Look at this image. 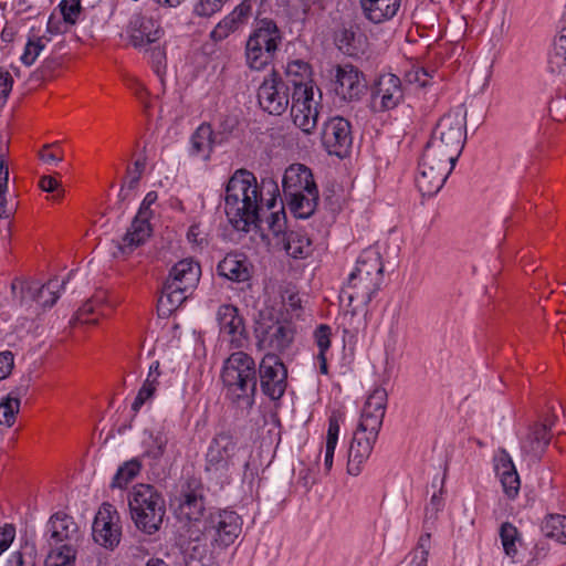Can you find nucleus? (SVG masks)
<instances>
[{"label": "nucleus", "instance_id": "c03bdc74", "mask_svg": "<svg viewBox=\"0 0 566 566\" xmlns=\"http://www.w3.org/2000/svg\"><path fill=\"white\" fill-rule=\"evenodd\" d=\"M500 537L505 554L510 557H514L517 553L516 542H520L517 528L505 522L501 525Z\"/></svg>", "mask_w": 566, "mask_h": 566}, {"label": "nucleus", "instance_id": "5701e85b", "mask_svg": "<svg viewBox=\"0 0 566 566\" xmlns=\"http://www.w3.org/2000/svg\"><path fill=\"white\" fill-rule=\"evenodd\" d=\"M129 41L136 49L156 43L164 34L160 24L150 17L135 14L127 29Z\"/></svg>", "mask_w": 566, "mask_h": 566}, {"label": "nucleus", "instance_id": "69168bd1", "mask_svg": "<svg viewBox=\"0 0 566 566\" xmlns=\"http://www.w3.org/2000/svg\"><path fill=\"white\" fill-rule=\"evenodd\" d=\"M50 145H45L39 153L40 158L46 164L60 163L62 157L55 151L50 150Z\"/></svg>", "mask_w": 566, "mask_h": 566}, {"label": "nucleus", "instance_id": "9d476101", "mask_svg": "<svg viewBox=\"0 0 566 566\" xmlns=\"http://www.w3.org/2000/svg\"><path fill=\"white\" fill-rule=\"evenodd\" d=\"M242 532V518L234 511H217L205 521L203 535L223 549L232 545Z\"/></svg>", "mask_w": 566, "mask_h": 566}, {"label": "nucleus", "instance_id": "13d9d810", "mask_svg": "<svg viewBox=\"0 0 566 566\" xmlns=\"http://www.w3.org/2000/svg\"><path fill=\"white\" fill-rule=\"evenodd\" d=\"M39 186L43 191L46 192H57V198L62 196L63 190L61 189V185L59 180L53 176H43L39 181Z\"/></svg>", "mask_w": 566, "mask_h": 566}, {"label": "nucleus", "instance_id": "f257e3e1", "mask_svg": "<svg viewBox=\"0 0 566 566\" xmlns=\"http://www.w3.org/2000/svg\"><path fill=\"white\" fill-rule=\"evenodd\" d=\"M277 191V185L272 179H263L258 185L255 176L240 169L229 179L224 193V211L230 223L238 230L248 232L252 226L260 228L262 192Z\"/></svg>", "mask_w": 566, "mask_h": 566}, {"label": "nucleus", "instance_id": "8fccbe9b", "mask_svg": "<svg viewBox=\"0 0 566 566\" xmlns=\"http://www.w3.org/2000/svg\"><path fill=\"white\" fill-rule=\"evenodd\" d=\"M239 27L240 23L237 22V20L229 14L216 25L210 36L216 42L222 41L226 38H228L232 32L238 30Z\"/></svg>", "mask_w": 566, "mask_h": 566}, {"label": "nucleus", "instance_id": "4c0bfd02", "mask_svg": "<svg viewBox=\"0 0 566 566\" xmlns=\"http://www.w3.org/2000/svg\"><path fill=\"white\" fill-rule=\"evenodd\" d=\"M159 361L156 360L154 361L150 367H149V373L147 375V378L146 380L144 381L142 388L139 389L133 405H132V409L137 412L142 406L148 400L150 399L156 389H157V386L159 384V376H160V370H159Z\"/></svg>", "mask_w": 566, "mask_h": 566}, {"label": "nucleus", "instance_id": "2f4dec72", "mask_svg": "<svg viewBox=\"0 0 566 566\" xmlns=\"http://www.w3.org/2000/svg\"><path fill=\"white\" fill-rule=\"evenodd\" d=\"M219 143H221V139L218 140V135L213 133L210 124L203 123L191 136L190 153L193 156H201L203 159H209L213 145Z\"/></svg>", "mask_w": 566, "mask_h": 566}, {"label": "nucleus", "instance_id": "49530a36", "mask_svg": "<svg viewBox=\"0 0 566 566\" xmlns=\"http://www.w3.org/2000/svg\"><path fill=\"white\" fill-rule=\"evenodd\" d=\"M150 443L147 446L145 454L148 458L158 460L160 459L165 451L168 443V436L165 431L159 430L156 433H151L149 436Z\"/></svg>", "mask_w": 566, "mask_h": 566}, {"label": "nucleus", "instance_id": "c9c22d12", "mask_svg": "<svg viewBox=\"0 0 566 566\" xmlns=\"http://www.w3.org/2000/svg\"><path fill=\"white\" fill-rule=\"evenodd\" d=\"M106 301L105 292L96 293L91 300L83 304L76 312L73 324H96L97 317H90V315L98 314L106 315L104 311V303Z\"/></svg>", "mask_w": 566, "mask_h": 566}, {"label": "nucleus", "instance_id": "0e129e2a", "mask_svg": "<svg viewBox=\"0 0 566 566\" xmlns=\"http://www.w3.org/2000/svg\"><path fill=\"white\" fill-rule=\"evenodd\" d=\"M431 543V535L430 533H426L420 536L417 548L412 551L409 555L418 556L421 555V553H424L426 560H428L429 556V548Z\"/></svg>", "mask_w": 566, "mask_h": 566}, {"label": "nucleus", "instance_id": "864d4df0", "mask_svg": "<svg viewBox=\"0 0 566 566\" xmlns=\"http://www.w3.org/2000/svg\"><path fill=\"white\" fill-rule=\"evenodd\" d=\"M228 0H199L195 6V13L200 17H211L220 11Z\"/></svg>", "mask_w": 566, "mask_h": 566}, {"label": "nucleus", "instance_id": "7ed1b4c3", "mask_svg": "<svg viewBox=\"0 0 566 566\" xmlns=\"http://www.w3.org/2000/svg\"><path fill=\"white\" fill-rule=\"evenodd\" d=\"M284 198L295 217L306 219L316 210L318 189L310 168L293 164L285 169L283 180Z\"/></svg>", "mask_w": 566, "mask_h": 566}, {"label": "nucleus", "instance_id": "a878e982", "mask_svg": "<svg viewBox=\"0 0 566 566\" xmlns=\"http://www.w3.org/2000/svg\"><path fill=\"white\" fill-rule=\"evenodd\" d=\"M219 275L233 281L247 282L252 277L253 265L242 253H228L218 264Z\"/></svg>", "mask_w": 566, "mask_h": 566}, {"label": "nucleus", "instance_id": "37998d69", "mask_svg": "<svg viewBox=\"0 0 566 566\" xmlns=\"http://www.w3.org/2000/svg\"><path fill=\"white\" fill-rule=\"evenodd\" d=\"M142 464L137 459L125 462L115 474L112 488H125L140 471Z\"/></svg>", "mask_w": 566, "mask_h": 566}, {"label": "nucleus", "instance_id": "680f3d73", "mask_svg": "<svg viewBox=\"0 0 566 566\" xmlns=\"http://www.w3.org/2000/svg\"><path fill=\"white\" fill-rule=\"evenodd\" d=\"M13 368V354L11 352L0 353V379L7 378Z\"/></svg>", "mask_w": 566, "mask_h": 566}, {"label": "nucleus", "instance_id": "0eeeda50", "mask_svg": "<svg viewBox=\"0 0 566 566\" xmlns=\"http://www.w3.org/2000/svg\"><path fill=\"white\" fill-rule=\"evenodd\" d=\"M201 275L200 265L191 259L176 263L164 283L159 298L168 311L177 310L195 291Z\"/></svg>", "mask_w": 566, "mask_h": 566}, {"label": "nucleus", "instance_id": "e433bc0d", "mask_svg": "<svg viewBox=\"0 0 566 566\" xmlns=\"http://www.w3.org/2000/svg\"><path fill=\"white\" fill-rule=\"evenodd\" d=\"M9 190V166L6 161V155L0 154V218H11L15 210L17 203L13 200H8L7 193Z\"/></svg>", "mask_w": 566, "mask_h": 566}, {"label": "nucleus", "instance_id": "052dcab7", "mask_svg": "<svg viewBox=\"0 0 566 566\" xmlns=\"http://www.w3.org/2000/svg\"><path fill=\"white\" fill-rule=\"evenodd\" d=\"M15 528L12 525H6L0 530V555L9 548L14 539Z\"/></svg>", "mask_w": 566, "mask_h": 566}, {"label": "nucleus", "instance_id": "bf43d9fd", "mask_svg": "<svg viewBox=\"0 0 566 566\" xmlns=\"http://www.w3.org/2000/svg\"><path fill=\"white\" fill-rule=\"evenodd\" d=\"M12 76L9 72H0V106L7 101L9 93L12 90Z\"/></svg>", "mask_w": 566, "mask_h": 566}, {"label": "nucleus", "instance_id": "c756f323", "mask_svg": "<svg viewBox=\"0 0 566 566\" xmlns=\"http://www.w3.org/2000/svg\"><path fill=\"white\" fill-rule=\"evenodd\" d=\"M281 32L276 24L271 20H261L258 27L249 36L247 43L256 44L264 50H277L281 43Z\"/></svg>", "mask_w": 566, "mask_h": 566}, {"label": "nucleus", "instance_id": "ddd939ff", "mask_svg": "<svg viewBox=\"0 0 566 566\" xmlns=\"http://www.w3.org/2000/svg\"><path fill=\"white\" fill-rule=\"evenodd\" d=\"M157 198L158 197L155 191L148 192L144 198L130 227L128 228L126 234L123 237L122 242L117 244V249L120 254H130L137 247L145 243V241L150 237L151 227L149 219L151 211L149 208L153 203L156 202Z\"/></svg>", "mask_w": 566, "mask_h": 566}, {"label": "nucleus", "instance_id": "b1692460", "mask_svg": "<svg viewBox=\"0 0 566 566\" xmlns=\"http://www.w3.org/2000/svg\"><path fill=\"white\" fill-rule=\"evenodd\" d=\"M387 406V391L382 387L375 388L367 397L361 410L359 426L376 432L380 430Z\"/></svg>", "mask_w": 566, "mask_h": 566}, {"label": "nucleus", "instance_id": "79ce46f5", "mask_svg": "<svg viewBox=\"0 0 566 566\" xmlns=\"http://www.w3.org/2000/svg\"><path fill=\"white\" fill-rule=\"evenodd\" d=\"M543 530L547 537L566 544V516L551 515L544 522Z\"/></svg>", "mask_w": 566, "mask_h": 566}, {"label": "nucleus", "instance_id": "5fc2aeb1", "mask_svg": "<svg viewBox=\"0 0 566 566\" xmlns=\"http://www.w3.org/2000/svg\"><path fill=\"white\" fill-rule=\"evenodd\" d=\"M332 329L328 325L322 324L314 332V338L319 353H326L331 347Z\"/></svg>", "mask_w": 566, "mask_h": 566}, {"label": "nucleus", "instance_id": "393cba45", "mask_svg": "<svg viewBox=\"0 0 566 566\" xmlns=\"http://www.w3.org/2000/svg\"><path fill=\"white\" fill-rule=\"evenodd\" d=\"M259 334L258 347L275 354L286 349L293 340L294 331L286 324L276 322L264 329H256Z\"/></svg>", "mask_w": 566, "mask_h": 566}, {"label": "nucleus", "instance_id": "423d86ee", "mask_svg": "<svg viewBox=\"0 0 566 566\" xmlns=\"http://www.w3.org/2000/svg\"><path fill=\"white\" fill-rule=\"evenodd\" d=\"M465 126L464 111L458 108L447 113L438 122L426 148L457 161L465 142Z\"/></svg>", "mask_w": 566, "mask_h": 566}, {"label": "nucleus", "instance_id": "473e14b6", "mask_svg": "<svg viewBox=\"0 0 566 566\" xmlns=\"http://www.w3.org/2000/svg\"><path fill=\"white\" fill-rule=\"evenodd\" d=\"M505 494L514 499L520 491V476L510 455L503 451L496 465Z\"/></svg>", "mask_w": 566, "mask_h": 566}, {"label": "nucleus", "instance_id": "7c9ffc66", "mask_svg": "<svg viewBox=\"0 0 566 566\" xmlns=\"http://www.w3.org/2000/svg\"><path fill=\"white\" fill-rule=\"evenodd\" d=\"M311 240L303 231H290L281 241L274 242V245L283 249L290 256L295 259L306 258L311 253Z\"/></svg>", "mask_w": 566, "mask_h": 566}, {"label": "nucleus", "instance_id": "c85d7f7f", "mask_svg": "<svg viewBox=\"0 0 566 566\" xmlns=\"http://www.w3.org/2000/svg\"><path fill=\"white\" fill-rule=\"evenodd\" d=\"M551 438L547 423L535 424L522 441V452L532 459H538L544 453Z\"/></svg>", "mask_w": 566, "mask_h": 566}, {"label": "nucleus", "instance_id": "774afa93", "mask_svg": "<svg viewBox=\"0 0 566 566\" xmlns=\"http://www.w3.org/2000/svg\"><path fill=\"white\" fill-rule=\"evenodd\" d=\"M427 562L424 553H421V555H418L417 557L408 555L402 564L408 563V566H427Z\"/></svg>", "mask_w": 566, "mask_h": 566}, {"label": "nucleus", "instance_id": "72a5a7b5", "mask_svg": "<svg viewBox=\"0 0 566 566\" xmlns=\"http://www.w3.org/2000/svg\"><path fill=\"white\" fill-rule=\"evenodd\" d=\"M28 389V384L20 385L0 402V424L11 427L14 423L20 409V398L27 395Z\"/></svg>", "mask_w": 566, "mask_h": 566}, {"label": "nucleus", "instance_id": "dca6fc26", "mask_svg": "<svg viewBox=\"0 0 566 566\" xmlns=\"http://www.w3.org/2000/svg\"><path fill=\"white\" fill-rule=\"evenodd\" d=\"M322 144L331 155L348 156L353 145L350 122L342 116L328 118L323 125Z\"/></svg>", "mask_w": 566, "mask_h": 566}, {"label": "nucleus", "instance_id": "e2e57ef3", "mask_svg": "<svg viewBox=\"0 0 566 566\" xmlns=\"http://www.w3.org/2000/svg\"><path fill=\"white\" fill-rule=\"evenodd\" d=\"M146 52L149 53L150 61L156 67V71H159V69L164 65L166 61L165 49L159 45H156L146 50Z\"/></svg>", "mask_w": 566, "mask_h": 566}, {"label": "nucleus", "instance_id": "6e6d98bb", "mask_svg": "<svg viewBox=\"0 0 566 566\" xmlns=\"http://www.w3.org/2000/svg\"><path fill=\"white\" fill-rule=\"evenodd\" d=\"M255 2L256 0H243L238 7H235L230 15L233 17L240 25H242L252 14L253 4Z\"/></svg>", "mask_w": 566, "mask_h": 566}, {"label": "nucleus", "instance_id": "f704fd0d", "mask_svg": "<svg viewBox=\"0 0 566 566\" xmlns=\"http://www.w3.org/2000/svg\"><path fill=\"white\" fill-rule=\"evenodd\" d=\"M287 84L291 83L294 87L292 95H296L298 88L313 92V86L310 84L311 66L300 60L292 61L286 66Z\"/></svg>", "mask_w": 566, "mask_h": 566}, {"label": "nucleus", "instance_id": "6ab92c4d", "mask_svg": "<svg viewBox=\"0 0 566 566\" xmlns=\"http://www.w3.org/2000/svg\"><path fill=\"white\" fill-rule=\"evenodd\" d=\"M119 516L111 504H103L93 522V538L105 548L113 549L119 544L122 530Z\"/></svg>", "mask_w": 566, "mask_h": 566}, {"label": "nucleus", "instance_id": "a18cd8bd", "mask_svg": "<svg viewBox=\"0 0 566 566\" xmlns=\"http://www.w3.org/2000/svg\"><path fill=\"white\" fill-rule=\"evenodd\" d=\"M266 223L274 242L281 241V237H285L287 233L284 208L282 207L279 211H272L266 218Z\"/></svg>", "mask_w": 566, "mask_h": 566}, {"label": "nucleus", "instance_id": "aec40b11", "mask_svg": "<svg viewBox=\"0 0 566 566\" xmlns=\"http://www.w3.org/2000/svg\"><path fill=\"white\" fill-rule=\"evenodd\" d=\"M291 116L293 123L304 134L311 135L318 119V103L314 101V92L298 88L296 95H292Z\"/></svg>", "mask_w": 566, "mask_h": 566}, {"label": "nucleus", "instance_id": "2eb2a0df", "mask_svg": "<svg viewBox=\"0 0 566 566\" xmlns=\"http://www.w3.org/2000/svg\"><path fill=\"white\" fill-rule=\"evenodd\" d=\"M260 385L263 394L279 400L285 392L287 370L276 354L268 353L259 365Z\"/></svg>", "mask_w": 566, "mask_h": 566}, {"label": "nucleus", "instance_id": "58836bf2", "mask_svg": "<svg viewBox=\"0 0 566 566\" xmlns=\"http://www.w3.org/2000/svg\"><path fill=\"white\" fill-rule=\"evenodd\" d=\"M275 50L263 49L256 44L247 43L245 62L254 71H261L266 67L274 59Z\"/></svg>", "mask_w": 566, "mask_h": 566}, {"label": "nucleus", "instance_id": "412c9836", "mask_svg": "<svg viewBox=\"0 0 566 566\" xmlns=\"http://www.w3.org/2000/svg\"><path fill=\"white\" fill-rule=\"evenodd\" d=\"M217 321L220 335L226 338L233 348H242L248 339L243 317L232 304H223L218 308Z\"/></svg>", "mask_w": 566, "mask_h": 566}, {"label": "nucleus", "instance_id": "a211bd4d", "mask_svg": "<svg viewBox=\"0 0 566 566\" xmlns=\"http://www.w3.org/2000/svg\"><path fill=\"white\" fill-rule=\"evenodd\" d=\"M64 285L65 281L59 284L57 280H51L46 284L40 285L35 281L14 279L11 283V292L20 306H30L33 302L40 301L48 292L52 297L50 301H44L43 307H51L59 298V289Z\"/></svg>", "mask_w": 566, "mask_h": 566}, {"label": "nucleus", "instance_id": "4be33fe9", "mask_svg": "<svg viewBox=\"0 0 566 566\" xmlns=\"http://www.w3.org/2000/svg\"><path fill=\"white\" fill-rule=\"evenodd\" d=\"M378 433V431L371 432V430L357 426L348 449L347 470L349 474L357 475L360 472L361 464L373 451Z\"/></svg>", "mask_w": 566, "mask_h": 566}, {"label": "nucleus", "instance_id": "f03ea898", "mask_svg": "<svg viewBox=\"0 0 566 566\" xmlns=\"http://www.w3.org/2000/svg\"><path fill=\"white\" fill-rule=\"evenodd\" d=\"M221 379L226 397L238 408L250 410L255 402L256 366L254 359L244 352L232 353L224 361Z\"/></svg>", "mask_w": 566, "mask_h": 566}, {"label": "nucleus", "instance_id": "4468645a", "mask_svg": "<svg viewBox=\"0 0 566 566\" xmlns=\"http://www.w3.org/2000/svg\"><path fill=\"white\" fill-rule=\"evenodd\" d=\"M261 108L271 115H282L290 104V87L280 74L273 71L258 90Z\"/></svg>", "mask_w": 566, "mask_h": 566}, {"label": "nucleus", "instance_id": "1a4fd4ad", "mask_svg": "<svg viewBox=\"0 0 566 566\" xmlns=\"http://www.w3.org/2000/svg\"><path fill=\"white\" fill-rule=\"evenodd\" d=\"M454 165L455 160L450 161L448 157L424 148L416 178V185L421 195L432 197L438 193Z\"/></svg>", "mask_w": 566, "mask_h": 566}, {"label": "nucleus", "instance_id": "603ef678", "mask_svg": "<svg viewBox=\"0 0 566 566\" xmlns=\"http://www.w3.org/2000/svg\"><path fill=\"white\" fill-rule=\"evenodd\" d=\"M59 7L64 22L74 24L81 12V0H62Z\"/></svg>", "mask_w": 566, "mask_h": 566}, {"label": "nucleus", "instance_id": "338daca9", "mask_svg": "<svg viewBox=\"0 0 566 566\" xmlns=\"http://www.w3.org/2000/svg\"><path fill=\"white\" fill-rule=\"evenodd\" d=\"M284 304L287 310L297 311L301 308V297L298 294H290L287 298H284Z\"/></svg>", "mask_w": 566, "mask_h": 566}, {"label": "nucleus", "instance_id": "09e8293b", "mask_svg": "<svg viewBox=\"0 0 566 566\" xmlns=\"http://www.w3.org/2000/svg\"><path fill=\"white\" fill-rule=\"evenodd\" d=\"M433 69H427L419 65H412L405 74L406 81L411 84H418L421 87L429 85L434 74Z\"/></svg>", "mask_w": 566, "mask_h": 566}, {"label": "nucleus", "instance_id": "4d7b16f0", "mask_svg": "<svg viewBox=\"0 0 566 566\" xmlns=\"http://www.w3.org/2000/svg\"><path fill=\"white\" fill-rule=\"evenodd\" d=\"M76 556H66L56 554H48L44 566H74Z\"/></svg>", "mask_w": 566, "mask_h": 566}, {"label": "nucleus", "instance_id": "ea45409f", "mask_svg": "<svg viewBox=\"0 0 566 566\" xmlns=\"http://www.w3.org/2000/svg\"><path fill=\"white\" fill-rule=\"evenodd\" d=\"M342 420V413L333 411L328 419V429L326 436V450L324 464L327 471L333 467L334 451L337 446L339 434V422Z\"/></svg>", "mask_w": 566, "mask_h": 566}, {"label": "nucleus", "instance_id": "de8ad7c7", "mask_svg": "<svg viewBox=\"0 0 566 566\" xmlns=\"http://www.w3.org/2000/svg\"><path fill=\"white\" fill-rule=\"evenodd\" d=\"M145 161L142 159H137L133 167H128L126 177L124 180V185L122 187L120 196L123 199L126 198L127 193H124L125 189L127 190H134L138 186V182L143 176V172L145 170Z\"/></svg>", "mask_w": 566, "mask_h": 566}, {"label": "nucleus", "instance_id": "39448f33", "mask_svg": "<svg viewBox=\"0 0 566 566\" xmlns=\"http://www.w3.org/2000/svg\"><path fill=\"white\" fill-rule=\"evenodd\" d=\"M132 518L138 530L155 534L166 514L165 500L150 484H137L128 496Z\"/></svg>", "mask_w": 566, "mask_h": 566}, {"label": "nucleus", "instance_id": "f8f14e48", "mask_svg": "<svg viewBox=\"0 0 566 566\" xmlns=\"http://www.w3.org/2000/svg\"><path fill=\"white\" fill-rule=\"evenodd\" d=\"M175 512L180 521L198 522L206 511L205 486L200 479L188 478L174 500Z\"/></svg>", "mask_w": 566, "mask_h": 566}, {"label": "nucleus", "instance_id": "bb28decb", "mask_svg": "<svg viewBox=\"0 0 566 566\" xmlns=\"http://www.w3.org/2000/svg\"><path fill=\"white\" fill-rule=\"evenodd\" d=\"M403 97L401 82L395 74H384L379 77L374 92V98L380 99V109L395 108Z\"/></svg>", "mask_w": 566, "mask_h": 566}, {"label": "nucleus", "instance_id": "20e7f679", "mask_svg": "<svg viewBox=\"0 0 566 566\" xmlns=\"http://www.w3.org/2000/svg\"><path fill=\"white\" fill-rule=\"evenodd\" d=\"M382 272L384 265L379 252L375 249L363 251L343 293L347 294L349 302L356 300L367 305L379 290Z\"/></svg>", "mask_w": 566, "mask_h": 566}, {"label": "nucleus", "instance_id": "6e6552de", "mask_svg": "<svg viewBox=\"0 0 566 566\" xmlns=\"http://www.w3.org/2000/svg\"><path fill=\"white\" fill-rule=\"evenodd\" d=\"M48 554L77 556L83 542V533L75 520L64 513H54L46 523L45 532Z\"/></svg>", "mask_w": 566, "mask_h": 566}, {"label": "nucleus", "instance_id": "a19ab883", "mask_svg": "<svg viewBox=\"0 0 566 566\" xmlns=\"http://www.w3.org/2000/svg\"><path fill=\"white\" fill-rule=\"evenodd\" d=\"M49 41L50 38L45 35H29L24 52L21 56V62L27 66H31Z\"/></svg>", "mask_w": 566, "mask_h": 566}, {"label": "nucleus", "instance_id": "3c124183", "mask_svg": "<svg viewBox=\"0 0 566 566\" xmlns=\"http://www.w3.org/2000/svg\"><path fill=\"white\" fill-rule=\"evenodd\" d=\"M548 70L553 74L566 77V52H559L555 45L548 57Z\"/></svg>", "mask_w": 566, "mask_h": 566}, {"label": "nucleus", "instance_id": "f3484780", "mask_svg": "<svg viewBox=\"0 0 566 566\" xmlns=\"http://www.w3.org/2000/svg\"><path fill=\"white\" fill-rule=\"evenodd\" d=\"M333 72L334 91L342 99L358 101L366 93L364 74L356 66L349 63L337 64Z\"/></svg>", "mask_w": 566, "mask_h": 566}, {"label": "nucleus", "instance_id": "cd10ccee", "mask_svg": "<svg viewBox=\"0 0 566 566\" xmlns=\"http://www.w3.org/2000/svg\"><path fill=\"white\" fill-rule=\"evenodd\" d=\"M364 17L373 23H382L397 15L401 0H359Z\"/></svg>", "mask_w": 566, "mask_h": 566}, {"label": "nucleus", "instance_id": "9b49d317", "mask_svg": "<svg viewBox=\"0 0 566 566\" xmlns=\"http://www.w3.org/2000/svg\"><path fill=\"white\" fill-rule=\"evenodd\" d=\"M238 451L237 440L230 432L217 433L208 446L205 470L219 476L226 475L235 465Z\"/></svg>", "mask_w": 566, "mask_h": 566}]
</instances>
